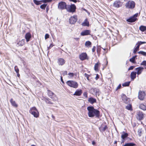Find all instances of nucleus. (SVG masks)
<instances>
[{
    "label": "nucleus",
    "instance_id": "nucleus-16",
    "mask_svg": "<svg viewBox=\"0 0 146 146\" xmlns=\"http://www.w3.org/2000/svg\"><path fill=\"white\" fill-rule=\"evenodd\" d=\"M122 98L123 101L126 103H128L129 101V99L127 98L125 95L123 94L122 96Z\"/></svg>",
    "mask_w": 146,
    "mask_h": 146
},
{
    "label": "nucleus",
    "instance_id": "nucleus-58",
    "mask_svg": "<svg viewBox=\"0 0 146 146\" xmlns=\"http://www.w3.org/2000/svg\"><path fill=\"white\" fill-rule=\"evenodd\" d=\"M61 82L62 83H64V81H63V79H62V77H61Z\"/></svg>",
    "mask_w": 146,
    "mask_h": 146
},
{
    "label": "nucleus",
    "instance_id": "nucleus-38",
    "mask_svg": "<svg viewBox=\"0 0 146 146\" xmlns=\"http://www.w3.org/2000/svg\"><path fill=\"white\" fill-rule=\"evenodd\" d=\"M142 132V129L141 128L139 129L138 131V135L139 136H141Z\"/></svg>",
    "mask_w": 146,
    "mask_h": 146
},
{
    "label": "nucleus",
    "instance_id": "nucleus-36",
    "mask_svg": "<svg viewBox=\"0 0 146 146\" xmlns=\"http://www.w3.org/2000/svg\"><path fill=\"white\" fill-rule=\"evenodd\" d=\"M54 101H56L58 100V98L55 95H54L51 98Z\"/></svg>",
    "mask_w": 146,
    "mask_h": 146
},
{
    "label": "nucleus",
    "instance_id": "nucleus-19",
    "mask_svg": "<svg viewBox=\"0 0 146 146\" xmlns=\"http://www.w3.org/2000/svg\"><path fill=\"white\" fill-rule=\"evenodd\" d=\"M25 37L27 41L28 42L29 41L30 39L31 38V35L29 33H27L26 34Z\"/></svg>",
    "mask_w": 146,
    "mask_h": 146
},
{
    "label": "nucleus",
    "instance_id": "nucleus-62",
    "mask_svg": "<svg viewBox=\"0 0 146 146\" xmlns=\"http://www.w3.org/2000/svg\"><path fill=\"white\" fill-rule=\"evenodd\" d=\"M95 144V142L94 141H93L92 142V144L93 145H94Z\"/></svg>",
    "mask_w": 146,
    "mask_h": 146
},
{
    "label": "nucleus",
    "instance_id": "nucleus-55",
    "mask_svg": "<svg viewBox=\"0 0 146 146\" xmlns=\"http://www.w3.org/2000/svg\"><path fill=\"white\" fill-rule=\"evenodd\" d=\"M121 87V85L119 84L116 90H118L119 88H120Z\"/></svg>",
    "mask_w": 146,
    "mask_h": 146
},
{
    "label": "nucleus",
    "instance_id": "nucleus-21",
    "mask_svg": "<svg viewBox=\"0 0 146 146\" xmlns=\"http://www.w3.org/2000/svg\"><path fill=\"white\" fill-rule=\"evenodd\" d=\"M107 127L106 125H102L100 128V131L102 132L104 131L107 129Z\"/></svg>",
    "mask_w": 146,
    "mask_h": 146
},
{
    "label": "nucleus",
    "instance_id": "nucleus-12",
    "mask_svg": "<svg viewBox=\"0 0 146 146\" xmlns=\"http://www.w3.org/2000/svg\"><path fill=\"white\" fill-rule=\"evenodd\" d=\"M79 58L81 60H83L88 59L87 55L86 53H82L80 55Z\"/></svg>",
    "mask_w": 146,
    "mask_h": 146
},
{
    "label": "nucleus",
    "instance_id": "nucleus-1",
    "mask_svg": "<svg viewBox=\"0 0 146 146\" xmlns=\"http://www.w3.org/2000/svg\"><path fill=\"white\" fill-rule=\"evenodd\" d=\"M87 110L88 111V114L90 117H100V111L97 110L95 109L92 106H89L87 107Z\"/></svg>",
    "mask_w": 146,
    "mask_h": 146
},
{
    "label": "nucleus",
    "instance_id": "nucleus-44",
    "mask_svg": "<svg viewBox=\"0 0 146 146\" xmlns=\"http://www.w3.org/2000/svg\"><path fill=\"white\" fill-rule=\"evenodd\" d=\"M126 108L128 110H131V106L130 104L126 106Z\"/></svg>",
    "mask_w": 146,
    "mask_h": 146
},
{
    "label": "nucleus",
    "instance_id": "nucleus-9",
    "mask_svg": "<svg viewBox=\"0 0 146 146\" xmlns=\"http://www.w3.org/2000/svg\"><path fill=\"white\" fill-rule=\"evenodd\" d=\"M67 5L65 3L63 2H61L59 3L58 4V8L59 9H66Z\"/></svg>",
    "mask_w": 146,
    "mask_h": 146
},
{
    "label": "nucleus",
    "instance_id": "nucleus-11",
    "mask_svg": "<svg viewBox=\"0 0 146 146\" xmlns=\"http://www.w3.org/2000/svg\"><path fill=\"white\" fill-rule=\"evenodd\" d=\"M77 20V17L76 15L71 17L69 19V22L71 24H74Z\"/></svg>",
    "mask_w": 146,
    "mask_h": 146
},
{
    "label": "nucleus",
    "instance_id": "nucleus-32",
    "mask_svg": "<svg viewBox=\"0 0 146 146\" xmlns=\"http://www.w3.org/2000/svg\"><path fill=\"white\" fill-rule=\"evenodd\" d=\"M48 94L50 98H52V97L54 95V94L51 91L48 90Z\"/></svg>",
    "mask_w": 146,
    "mask_h": 146
},
{
    "label": "nucleus",
    "instance_id": "nucleus-35",
    "mask_svg": "<svg viewBox=\"0 0 146 146\" xmlns=\"http://www.w3.org/2000/svg\"><path fill=\"white\" fill-rule=\"evenodd\" d=\"M136 57L137 56H133L132 58L129 59L130 61L133 63H135V59Z\"/></svg>",
    "mask_w": 146,
    "mask_h": 146
},
{
    "label": "nucleus",
    "instance_id": "nucleus-42",
    "mask_svg": "<svg viewBox=\"0 0 146 146\" xmlns=\"http://www.w3.org/2000/svg\"><path fill=\"white\" fill-rule=\"evenodd\" d=\"M52 0H42V2L44 3H46L51 2Z\"/></svg>",
    "mask_w": 146,
    "mask_h": 146
},
{
    "label": "nucleus",
    "instance_id": "nucleus-50",
    "mask_svg": "<svg viewBox=\"0 0 146 146\" xmlns=\"http://www.w3.org/2000/svg\"><path fill=\"white\" fill-rule=\"evenodd\" d=\"M68 75H69L70 77H72L74 76V74L72 73H70L68 74Z\"/></svg>",
    "mask_w": 146,
    "mask_h": 146
},
{
    "label": "nucleus",
    "instance_id": "nucleus-37",
    "mask_svg": "<svg viewBox=\"0 0 146 146\" xmlns=\"http://www.w3.org/2000/svg\"><path fill=\"white\" fill-rule=\"evenodd\" d=\"M146 43V42H141V41H139L137 44V45L139 47V46L143 44H145Z\"/></svg>",
    "mask_w": 146,
    "mask_h": 146
},
{
    "label": "nucleus",
    "instance_id": "nucleus-53",
    "mask_svg": "<svg viewBox=\"0 0 146 146\" xmlns=\"http://www.w3.org/2000/svg\"><path fill=\"white\" fill-rule=\"evenodd\" d=\"M96 49V47L95 46L93 47V48L92 49V51L93 52H94L95 51V50Z\"/></svg>",
    "mask_w": 146,
    "mask_h": 146
},
{
    "label": "nucleus",
    "instance_id": "nucleus-24",
    "mask_svg": "<svg viewBox=\"0 0 146 146\" xmlns=\"http://www.w3.org/2000/svg\"><path fill=\"white\" fill-rule=\"evenodd\" d=\"M25 40L24 39H22L21 41H19V42L17 43V44H18L19 46H22L25 44Z\"/></svg>",
    "mask_w": 146,
    "mask_h": 146
},
{
    "label": "nucleus",
    "instance_id": "nucleus-10",
    "mask_svg": "<svg viewBox=\"0 0 146 146\" xmlns=\"http://www.w3.org/2000/svg\"><path fill=\"white\" fill-rule=\"evenodd\" d=\"M122 4V3L119 0H116L115 1L113 4V6L116 8H119L121 7Z\"/></svg>",
    "mask_w": 146,
    "mask_h": 146
},
{
    "label": "nucleus",
    "instance_id": "nucleus-34",
    "mask_svg": "<svg viewBox=\"0 0 146 146\" xmlns=\"http://www.w3.org/2000/svg\"><path fill=\"white\" fill-rule=\"evenodd\" d=\"M44 100L47 103L51 104H53L52 102L50 101V99L48 98H45L44 99Z\"/></svg>",
    "mask_w": 146,
    "mask_h": 146
},
{
    "label": "nucleus",
    "instance_id": "nucleus-59",
    "mask_svg": "<svg viewBox=\"0 0 146 146\" xmlns=\"http://www.w3.org/2000/svg\"><path fill=\"white\" fill-rule=\"evenodd\" d=\"M17 75L18 77H19L20 76L19 74V72H18V73H17Z\"/></svg>",
    "mask_w": 146,
    "mask_h": 146
},
{
    "label": "nucleus",
    "instance_id": "nucleus-14",
    "mask_svg": "<svg viewBox=\"0 0 146 146\" xmlns=\"http://www.w3.org/2000/svg\"><path fill=\"white\" fill-rule=\"evenodd\" d=\"M144 117V114L142 112H139L137 115V118L139 120H141L143 119Z\"/></svg>",
    "mask_w": 146,
    "mask_h": 146
},
{
    "label": "nucleus",
    "instance_id": "nucleus-47",
    "mask_svg": "<svg viewBox=\"0 0 146 146\" xmlns=\"http://www.w3.org/2000/svg\"><path fill=\"white\" fill-rule=\"evenodd\" d=\"M84 76L86 77V78L88 80H89V76L86 73H85L84 74Z\"/></svg>",
    "mask_w": 146,
    "mask_h": 146
},
{
    "label": "nucleus",
    "instance_id": "nucleus-13",
    "mask_svg": "<svg viewBox=\"0 0 146 146\" xmlns=\"http://www.w3.org/2000/svg\"><path fill=\"white\" fill-rule=\"evenodd\" d=\"M57 63L59 66H62L65 63V60L62 58H59L58 59Z\"/></svg>",
    "mask_w": 146,
    "mask_h": 146
},
{
    "label": "nucleus",
    "instance_id": "nucleus-18",
    "mask_svg": "<svg viewBox=\"0 0 146 146\" xmlns=\"http://www.w3.org/2000/svg\"><path fill=\"white\" fill-rule=\"evenodd\" d=\"M82 92L81 90H77L76 91L73 95H74L80 96L82 94Z\"/></svg>",
    "mask_w": 146,
    "mask_h": 146
},
{
    "label": "nucleus",
    "instance_id": "nucleus-20",
    "mask_svg": "<svg viewBox=\"0 0 146 146\" xmlns=\"http://www.w3.org/2000/svg\"><path fill=\"white\" fill-rule=\"evenodd\" d=\"M10 102L12 106L15 108L17 107L18 105L12 98H11L10 99Z\"/></svg>",
    "mask_w": 146,
    "mask_h": 146
},
{
    "label": "nucleus",
    "instance_id": "nucleus-54",
    "mask_svg": "<svg viewBox=\"0 0 146 146\" xmlns=\"http://www.w3.org/2000/svg\"><path fill=\"white\" fill-rule=\"evenodd\" d=\"M134 66H131L129 67V70H132L134 68Z\"/></svg>",
    "mask_w": 146,
    "mask_h": 146
},
{
    "label": "nucleus",
    "instance_id": "nucleus-63",
    "mask_svg": "<svg viewBox=\"0 0 146 146\" xmlns=\"http://www.w3.org/2000/svg\"><path fill=\"white\" fill-rule=\"evenodd\" d=\"M52 117L53 118H54V117L53 115H52Z\"/></svg>",
    "mask_w": 146,
    "mask_h": 146
},
{
    "label": "nucleus",
    "instance_id": "nucleus-15",
    "mask_svg": "<svg viewBox=\"0 0 146 146\" xmlns=\"http://www.w3.org/2000/svg\"><path fill=\"white\" fill-rule=\"evenodd\" d=\"M143 68L142 67H139L135 68V70L137 71V73L138 75L140 74L142 72Z\"/></svg>",
    "mask_w": 146,
    "mask_h": 146
},
{
    "label": "nucleus",
    "instance_id": "nucleus-17",
    "mask_svg": "<svg viewBox=\"0 0 146 146\" xmlns=\"http://www.w3.org/2000/svg\"><path fill=\"white\" fill-rule=\"evenodd\" d=\"M90 31L89 30H86L82 31L81 33V35L82 36H85L90 34Z\"/></svg>",
    "mask_w": 146,
    "mask_h": 146
},
{
    "label": "nucleus",
    "instance_id": "nucleus-48",
    "mask_svg": "<svg viewBox=\"0 0 146 146\" xmlns=\"http://www.w3.org/2000/svg\"><path fill=\"white\" fill-rule=\"evenodd\" d=\"M49 37V35L48 34H46L45 35V39H46L48 38Z\"/></svg>",
    "mask_w": 146,
    "mask_h": 146
},
{
    "label": "nucleus",
    "instance_id": "nucleus-2",
    "mask_svg": "<svg viewBox=\"0 0 146 146\" xmlns=\"http://www.w3.org/2000/svg\"><path fill=\"white\" fill-rule=\"evenodd\" d=\"M29 113L33 115L35 117H38L39 116V113L35 107H33L30 108Z\"/></svg>",
    "mask_w": 146,
    "mask_h": 146
},
{
    "label": "nucleus",
    "instance_id": "nucleus-41",
    "mask_svg": "<svg viewBox=\"0 0 146 146\" xmlns=\"http://www.w3.org/2000/svg\"><path fill=\"white\" fill-rule=\"evenodd\" d=\"M139 46L137 45V46L134 49L133 52L135 53L136 52L139 50Z\"/></svg>",
    "mask_w": 146,
    "mask_h": 146
},
{
    "label": "nucleus",
    "instance_id": "nucleus-31",
    "mask_svg": "<svg viewBox=\"0 0 146 146\" xmlns=\"http://www.w3.org/2000/svg\"><path fill=\"white\" fill-rule=\"evenodd\" d=\"M100 64L99 62H98L97 63H96L94 66V70L96 71H97L98 70V68L99 67V65Z\"/></svg>",
    "mask_w": 146,
    "mask_h": 146
},
{
    "label": "nucleus",
    "instance_id": "nucleus-52",
    "mask_svg": "<svg viewBox=\"0 0 146 146\" xmlns=\"http://www.w3.org/2000/svg\"><path fill=\"white\" fill-rule=\"evenodd\" d=\"M53 46V45L52 44H50V46L48 47V48H47L48 50H49V49H50Z\"/></svg>",
    "mask_w": 146,
    "mask_h": 146
},
{
    "label": "nucleus",
    "instance_id": "nucleus-61",
    "mask_svg": "<svg viewBox=\"0 0 146 146\" xmlns=\"http://www.w3.org/2000/svg\"><path fill=\"white\" fill-rule=\"evenodd\" d=\"M74 39L76 40H78V39H79V38H75Z\"/></svg>",
    "mask_w": 146,
    "mask_h": 146
},
{
    "label": "nucleus",
    "instance_id": "nucleus-49",
    "mask_svg": "<svg viewBox=\"0 0 146 146\" xmlns=\"http://www.w3.org/2000/svg\"><path fill=\"white\" fill-rule=\"evenodd\" d=\"M84 96L86 98H87V94L86 92H84L83 94Z\"/></svg>",
    "mask_w": 146,
    "mask_h": 146
},
{
    "label": "nucleus",
    "instance_id": "nucleus-64",
    "mask_svg": "<svg viewBox=\"0 0 146 146\" xmlns=\"http://www.w3.org/2000/svg\"><path fill=\"white\" fill-rule=\"evenodd\" d=\"M31 146H36L34 145H31Z\"/></svg>",
    "mask_w": 146,
    "mask_h": 146
},
{
    "label": "nucleus",
    "instance_id": "nucleus-43",
    "mask_svg": "<svg viewBox=\"0 0 146 146\" xmlns=\"http://www.w3.org/2000/svg\"><path fill=\"white\" fill-rule=\"evenodd\" d=\"M139 54H142L143 56H146V52L143 51H140L138 52Z\"/></svg>",
    "mask_w": 146,
    "mask_h": 146
},
{
    "label": "nucleus",
    "instance_id": "nucleus-7",
    "mask_svg": "<svg viewBox=\"0 0 146 146\" xmlns=\"http://www.w3.org/2000/svg\"><path fill=\"white\" fill-rule=\"evenodd\" d=\"M90 92L92 94L96 95V96H99L100 94L99 90L96 88H92L90 90Z\"/></svg>",
    "mask_w": 146,
    "mask_h": 146
},
{
    "label": "nucleus",
    "instance_id": "nucleus-6",
    "mask_svg": "<svg viewBox=\"0 0 146 146\" xmlns=\"http://www.w3.org/2000/svg\"><path fill=\"white\" fill-rule=\"evenodd\" d=\"M138 15V13H136L133 15V16L127 20V21L129 22H133L137 20L136 17Z\"/></svg>",
    "mask_w": 146,
    "mask_h": 146
},
{
    "label": "nucleus",
    "instance_id": "nucleus-28",
    "mask_svg": "<svg viewBox=\"0 0 146 146\" xmlns=\"http://www.w3.org/2000/svg\"><path fill=\"white\" fill-rule=\"evenodd\" d=\"M33 2L35 4L37 5H38L41 4L42 3V0L38 1L36 0H34Z\"/></svg>",
    "mask_w": 146,
    "mask_h": 146
},
{
    "label": "nucleus",
    "instance_id": "nucleus-57",
    "mask_svg": "<svg viewBox=\"0 0 146 146\" xmlns=\"http://www.w3.org/2000/svg\"><path fill=\"white\" fill-rule=\"evenodd\" d=\"M70 1L73 2L74 3H76L77 2V1L76 0H69Z\"/></svg>",
    "mask_w": 146,
    "mask_h": 146
},
{
    "label": "nucleus",
    "instance_id": "nucleus-27",
    "mask_svg": "<svg viewBox=\"0 0 146 146\" xmlns=\"http://www.w3.org/2000/svg\"><path fill=\"white\" fill-rule=\"evenodd\" d=\"M83 26H88L89 25V23L87 19H86L84 22L82 24Z\"/></svg>",
    "mask_w": 146,
    "mask_h": 146
},
{
    "label": "nucleus",
    "instance_id": "nucleus-3",
    "mask_svg": "<svg viewBox=\"0 0 146 146\" xmlns=\"http://www.w3.org/2000/svg\"><path fill=\"white\" fill-rule=\"evenodd\" d=\"M76 6L74 4L67 5L66 7L67 10L70 12H74L76 9Z\"/></svg>",
    "mask_w": 146,
    "mask_h": 146
},
{
    "label": "nucleus",
    "instance_id": "nucleus-56",
    "mask_svg": "<svg viewBox=\"0 0 146 146\" xmlns=\"http://www.w3.org/2000/svg\"><path fill=\"white\" fill-rule=\"evenodd\" d=\"M99 75L98 74H97L95 78L96 80H97L99 78Z\"/></svg>",
    "mask_w": 146,
    "mask_h": 146
},
{
    "label": "nucleus",
    "instance_id": "nucleus-60",
    "mask_svg": "<svg viewBox=\"0 0 146 146\" xmlns=\"http://www.w3.org/2000/svg\"><path fill=\"white\" fill-rule=\"evenodd\" d=\"M117 143V141H115V142H114V144H116V146H117V145H116Z\"/></svg>",
    "mask_w": 146,
    "mask_h": 146
},
{
    "label": "nucleus",
    "instance_id": "nucleus-4",
    "mask_svg": "<svg viewBox=\"0 0 146 146\" xmlns=\"http://www.w3.org/2000/svg\"><path fill=\"white\" fill-rule=\"evenodd\" d=\"M66 84L70 87L75 88H77L78 86V84L76 82L72 80L68 81Z\"/></svg>",
    "mask_w": 146,
    "mask_h": 146
},
{
    "label": "nucleus",
    "instance_id": "nucleus-40",
    "mask_svg": "<svg viewBox=\"0 0 146 146\" xmlns=\"http://www.w3.org/2000/svg\"><path fill=\"white\" fill-rule=\"evenodd\" d=\"M130 82H126L122 84V86H128L129 85Z\"/></svg>",
    "mask_w": 146,
    "mask_h": 146
},
{
    "label": "nucleus",
    "instance_id": "nucleus-29",
    "mask_svg": "<svg viewBox=\"0 0 146 146\" xmlns=\"http://www.w3.org/2000/svg\"><path fill=\"white\" fill-rule=\"evenodd\" d=\"M91 44V43L90 41H87L85 43V46L89 48L91 47L90 45Z\"/></svg>",
    "mask_w": 146,
    "mask_h": 146
},
{
    "label": "nucleus",
    "instance_id": "nucleus-30",
    "mask_svg": "<svg viewBox=\"0 0 146 146\" xmlns=\"http://www.w3.org/2000/svg\"><path fill=\"white\" fill-rule=\"evenodd\" d=\"M139 29L141 31L143 32L146 30V27L143 26H141L140 27Z\"/></svg>",
    "mask_w": 146,
    "mask_h": 146
},
{
    "label": "nucleus",
    "instance_id": "nucleus-22",
    "mask_svg": "<svg viewBox=\"0 0 146 146\" xmlns=\"http://www.w3.org/2000/svg\"><path fill=\"white\" fill-rule=\"evenodd\" d=\"M96 99L92 97L89 98L88 99V101L92 104L96 102Z\"/></svg>",
    "mask_w": 146,
    "mask_h": 146
},
{
    "label": "nucleus",
    "instance_id": "nucleus-45",
    "mask_svg": "<svg viewBox=\"0 0 146 146\" xmlns=\"http://www.w3.org/2000/svg\"><path fill=\"white\" fill-rule=\"evenodd\" d=\"M14 69L15 71L17 73H18L19 72V69L17 66H15L14 67Z\"/></svg>",
    "mask_w": 146,
    "mask_h": 146
},
{
    "label": "nucleus",
    "instance_id": "nucleus-39",
    "mask_svg": "<svg viewBox=\"0 0 146 146\" xmlns=\"http://www.w3.org/2000/svg\"><path fill=\"white\" fill-rule=\"evenodd\" d=\"M46 5L47 4H43L40 6V8L44 10L45 8V7L46 6Z\"/></svg>",
    "mask_w": 146,
    "mask_h": 146
},
{
    "label": "nucleus",
    "instance_id": "nucleus-25",
    "mask_svg": "<svg viewBox=\"0 0 146 146\" xmlns=\"http://www.w3.org/2000/svg\"><path fill=\"white\" fill-rule=\"evenodd\" d=\"M136 72H131V77L132 80H133L136 78Z\"/></svg>",
    "mask_w": 146,
    "mask_h": 146
},
{
    "label": "nucleus",
    "instance_id": "nucleus-5",
    "mask_svg": "<svg viewBox=\"0 0 146 146\" xmlns=\"http://www.w3.org/2000/svg\"><path fill=\"white\" fill-rule=\"evenodd\" d=\"M135 3L132 1H128L125 4L126 7L128 9H133L135 7Z\"/></svg>",
    "mask_w": 146,
    "mask_h": 146
},
{
    "label": "nucleus",
    "instance_id": "nucleus-8",
    "mask_svg": "<svg viewBox=\"0 0 146 146\" xmlns=\"http://www.w3.org/2000/svg\"><path fill=\"white\" fill-rule=\"evenodd\" d=\"M145 96V92L140 91L138 94V98L141 100H143Z\"/></svg>",
    "mask_w": 146,
    "mask_h": 146
},
{
    "label": "nucleus",
    "instance_id": "nucleus-46",
    "mask_svg": "<svg viewBox=\"0 0 146 146\" xmlns=\"http://www.w3.org/2000/svg\"><path fill=\"white\" fill-rule=\"evenodd\" d=\"M142 65H144L146 66V61H144L141 64Z\"/></svg>",
    "mask_w": 146,
    "mask_h": 146
},
{
    "label": "nucleus",
    "instance_id": "nucleus-23",
    "mask_svg": "<svg viewBox=\"0 0 146 146\" xmlns=\"http://www.w3.org/2000/svg\"><path fill=\"white\" fill-rule=\"evenodd\" d=\"M139 108H140L143 110H146V104H141L139 105Z\"/></svg>",
    "mask_w": 146,
    "mask_h": 146
},
{
    "label": "nucleus",
    "instance_id": "nucleus-33",
    "mask_svg": "<svg viewBox=\"0 0 146 146\" xmlns=\"http://www.w3.org/2000/svg\"><path fill=\"white\" fill-rule=\"evenodd\" d=\"M134 143H127L125 144L123 146H133L135 145Z\"/></svg>",
    "mask_w": 146,
    "mask_h": 146
},
{
    "label": "nucleus",
    "instance_id": "nucleus-51",
    "mask_svg": "<svg viewBox=\"0 0 146 146\" xmlns=\"http://www.w3.org/2000/svg\"><path fill=\"white\" fill-rule=\"evenodd\" d=\"M67 72L66 71H64L63 72V74L64 76L67 75Z\"/></svg>",
    "mask_w": 146,
    "mask_h": 146
},
{
    "label": "nucleus",
    "instance_id": "nucleus-26",
    "mask_svg": "<svg viewBox=\"0 0 146 146\" xmlns=\"http://www.w3.org/2000/svg\"><path fill=\"white\" fill-rule=\"evenodd\" d=\"M128 135L127 133H125L124 131H123L121 135V138L123 139H124L128 136Z\"/></svg>",
    "mask_w": 146,
    "mask_h": 146
}]
</instances>
